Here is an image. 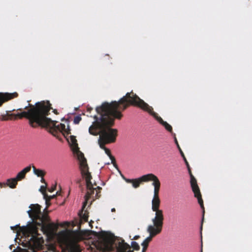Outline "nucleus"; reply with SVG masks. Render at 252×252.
<instances>
[{
    "mask_svg": "<svg viewBox=\"0 0 252 252\" xmlns=\"http://www.w3.org/2000/svg\"><path fill=\"white\" fill-rule=\"evenodd\" d=\"M131 240H137L140 238L139 235H135L133 238H131V236H129Z\"/></svg>",
    "mask_w": 252,
    "mask_h": 252,
    "instance_id": "29",
    "label": "nucleus"
},
{
    "mask_svg": "<svg viewBox=\"0 0 252 252\" xmlns=\"http://www.w3.org/2000/svg\"><path fill=\"white\" fill-rule=\"evenodd\" d=\"M109 158L110 159H111V163L115 166L116 167L117 166V164H116V160H115V158H114V157H113L112 155H111V156L109 157Z\"/></svg>",
    "mask_w": 252,
    "mask_h": 252,
    "instance_id": "26",
    "label": "nucleus"
},
{
    "mask_svg": "<svg viewBox=\"0 0 252 252\" xmlns=\"http://www.w3.org/2000/svg\"><path fill=\"white\" fill-rule=\"evenodd\" d=\"M81 120H82V118L80 116H79V115L76 116L74 118L73 123L75 124H78L80 123V122L81 121Z\"/></svg>",
    "mask_w": 252,
    "mask_h": 252,
    "instance_id": "23",
    "label": "nucleus"
},
{
    "mask_svg": "<svg viewBox=\"0 0 252 252\" xmlns=\"http://www.w3.org/2000/svg\"><path fill=\"white\" fill-rule=\"evenodd\" d=\"M31 210L28 211L29 217L32 220V223L24 228L23 233L30 237L29 245L32 249L39 246L43 242L42 237L38 233V227L44 233H52L57 226L54 223H48L50 218L47 213L43 214L41 211V206L38 204H31Z\"/></svg>",
    "mask_w": 252,
    "mask_h": 252,
    "instance_id": "2",
    "label": "nucleus"
},
{
    "mask_svg": "<svg viewBox=\"0 0 252 252\" xmlns=\"http://www.w3.org/2000/svg\"><path fill=\"white\" fill-rule=\"evenodd\" d=\"M25 236H26V237L28 239V242H27V244L28 245V246L29 249L30 251H29V250L23 249V250H22L23 252H36L35 251V250L36 249L38 248V247H40V246L41 245V244H40L39 246H37V247H35V248H33V249H32V247H31L30 246L29 243V241H30V237H28H28H27V236H26V235H25Z\"/></svg>",
    "mask_w": 252,
    "mask_h": 252,
    "instance_id": "20",
    "label": "nucleus"
},
{
    "mask_svg": "<svg viewBox=\"0 0 252 252\" xmlns=\"http://www.w3.org/2000/svg\"><path fill=\"white\" fill-rule=\"evenodd\" d=\"M147 232L149 233V236L147 237L141 244V245L143 247L142 252H146L149 246V244L150 242L152 240L153 238L158 235L151 231Z\"/></svg>",
    "mask_w": 252,
    "mask_h": 252,
    "instance_id": "13",
    "label": "nucleus"
},
{
    "mask_svg": "<svg viewBox=\"0 0 252 252\" xmlns=\"http://www.w3.org/2000/svg\"><path fill=\"white\" fill-rule=\"evenodd\" d=\"M18 181L14 178L8 179L6 180L5 184L11 189H15L17 185Z\"/></svg>",
    "mask_w": 252,
    "mask_h": 252,
    "instance_id": "17",
    "label": "nucleus"
},
{
    "mask_svg": "<svg viewBox=\"0 0 252 252\" xmlns=\"http://www.w3.org/2000/svg\"><path fill=\"white\" fill-rule=\"evenodd\" d=\"M158 122L163 125L165 128L169 132H172V126L168 124L166 122L164 121L161 117H158L157 118Z\"/></svg>",
    "mask_w": 252,
    "mask_h": 252,
    "instance_id": "18",
    "label": "nucleus"
},
{
    "mask_svg": "<svg viewBox=\"0 0 252 252\" xmlns=\"http://www.w3.org/2000/svg\"><path fill=\"white\" fill-rule=\"evenodd\" d=\"M123 178L127 183H131L132 185V186L134 188H137L140 186V184L142 182H144L143 180V177H144V175L142 176L141 177L137 179H127L125 178L124 176L122 175Z\"/></svg>",
    "mask_w": 252,
    "mask_h": 252,
    "instance_id": "14",
    "label": "nucleus"
},
{
    "mask_svg": "<svg viewBox=\"0 0 252 252\" xmlns=\"http://www.w3.org/2000/svg\"><path fill=\"white\" fill-rule=\"evenodd\" d=\"M175 141H176V143H177V144L178 147H179V150H180V153H181V154L182 156L183 157V158H184V157H185V155H184V154L183 152L181 151V150L180 148L179 147V145H178V143L177 141V140H176V139L175 140Z\"/></svg>",
    "mask_w": 252,
    "mask_h": 252,
    "instance_id": "28",
    "label": "nucleus"
},
{
    "mask_svg": "<svg viewBox=\"0 0 252 252\" xmlns=\"http://www.w3.org/2000/svg\"><path fill=\"white\" fill-rule=\"evenodd\" d=\"M81 173L83 178L86 180L87 192L85 196V201L83 203L82 209H84L88 203V201L91 198V196L94 194L95 188L93 187V185L91 182L92 179L91 173L89 171V167L85 162H82L81 167H80Z\"/></svg>",
    "mask_w": 252,
    "mask_h": 252,
    "instance_id": "7",
    "label": "nucleus"
},
{
    "mask_svg": "<svg viewBox=\"0 0 252 252\" xmlns=\"http://www.w3.org/2000/svg\"><path fill=\"white\" fill-rule=\"evenodd\" d=\"M52 109L51 104L49 101H47L43 115L44 117L43 120H42L40 126L49 129L50 133L61 141L62 139L61 137V133L63 135L64 137H66V135L70 134L71 129L69 126L66 128L65 125L63 124H60L57 126V121H53L47 117L50 114V110Z\"/></svg>",
    "mask_w": 252,
    "mask_h": 252,
    "instance_id": "5",
    "label": "nucleus"
},
{
    "mask_svg": "<svg viewBox=\"0 0 252 252\" xmlns=\"http://www.w3.org/2000/svg\"><path fill=\"white\" fill-rule=\"evenodd\" d=\"M159 193H154V197L152 201V209L153 211L160 210V201L158 196Z\"/></svg>",
    "mask_w": 252,
    "mask_h": 252,
    "instance_id": "15",
    "label": "nucleus"
},
{
    "mask_svg": "<svg viewBox=\"0 0 252 252\" xmlns=\"http://www.w3.org/2000/svg\"><path fill=\"white\" fill-rule=\"evenodd\" d=\"M41 182L42 183H44L45 184L46 186H47V183H46L45 182V180H44V179L43 178V177H41Z\"/></svg>",
    "mask_w": 252,
    "mask_h": 252,
    "instance_id": "30",
    "label": "nucleus"
},
{
    "mask_svg": "<svg viewBox=\"0 0 252 252\" xmlns=\"http://www.w3.org/2000/svg\"><path fill=\"white\" fill-rule=\"evenodd\" d=\"M92 110H93V108H88V109H87V110L89 112H91V111Z\"/></svg>",
    "mask_w": 252,
    "mask_h": 252,
    "instance_id": "37",
    "label": "nucleus"
},
{
    "mask_svg": "<svg viewBox=\"0 0 252 252\" xmlns=\"http://www.w3.org/2000/svg\"><path fill=\"white\" fill-rule=\"evenodd\" d=\"M105 153L107 154V155L109 157L110 156H111L112 155L111 154V152H110V150L109 149H108V148H106L105 150Z\"/></svg>",
    "mask_w": 252,
    "mask_h": 252,
    "instance_id": "27",
    "label": "nucleus"
},
{
    "mask_svg": "<svg viewBox=\"0 0 252 252\" xmlns=\"http://www.w3.org/2000/svg\"><path fill=\"white\" fill-rule=\"evenodd\" d=\"M67 135H66V137L65 138L71 144L73 152L77 154L78 159L79 161L80 167H81L82 162L84 161L85 162V164H87V160L84 157V154L79 151L76 137L73 135H70L69 139L68 138H67Z\"/></svg>",
    "mask_w": 252,
    "mask_h": 252,
    "instance_id": "10",
    "label": "nucleus"
},
{
    "mask_svg": "<svg viewBox=\"0 0 252 252\" xmlns=\"http://www.w3.org/2000/svg\"><path fill=\"white\" fill-rule=\"evenodd\" d=\"M131 247L136 251L140 250V246L135 241H132L131 243Z\"/></svg>",
    "mask_w": 252,
    "mask_h": 252,
    "instance_id": "22",
    "label": "nucleus"
},
{
    "mask_svg": "<svg viewBox=\"0 0 252 252\" xmlns=\"http://www.w3.org/2000/svg\"><path fill=\"white\" fill-rule=\"evenodd\" d=\"M23 109L22 108H19V109H18L17 110L18 111H22Z\"/></svg>",
    "mask_w": 252,
    "mask_h": 252,
    "instance_id": "39",
    "label": "nucleus"
},
{
    "mask_svg": "<svg viewBox=\"0 0 252 252\" xmlns=\"http://www.w3.org/2000/svg\"><path fill=\"white\" fill-rule=\"evenodd\" d=\"M88 217L89 216L88 214L84 213V214L81 217V220H84L85 222H87L88 221Z\"/></svg>",
    "mask_w": 252,
    "mask_h": 252,
    "instance_id": "25",
    "label": "nucleus"
},
{
    "mask_svg": "<svg viewBox=\"0 0 252 252\" xmlns=\"http://www.w3.org/2000/svg\"><path fill=\"white\" fill-rule=\"evenodd\" d=\"M188 171L190 177V185L192 190L194 194V196L198 199V202L200 205L202 209H204L203 205V201L202 198L201 194L199 188L197 183V181L195 177L193 176L190 167H188Z\"/></svg>",
    "mask_w": 252,
    "mask_h": 252,
    "instance_id": "9",
    "label": "nucleus"
},
{
    "mask_svg": "<svg viewBox=\"0 0 252 252\" xmlns=\"http://www.w3.org/2000/svg\"><path fill=\"white\" fill-rule=\"evenodd\" d=\"M115 211H116V209L114 208L111 209L112 212H115Z\"/></svg>",
    "mask_w": 252,
    "mask_h": 252,
    "instance_id": "38",
    "label": "nucleus"
},
{
    "mask_svg": "<svg viewBox=\"0 0 252 252\" xmlns=\"http://www.w3.org/2000/svg\"><path fill=\"white\" fill-rule=\"evenodd\" d=\"M50 201L49 202H46V207L47 208H48L49 207V206L50 205Z\"/></svg>",
    "mask_w": 252,
    "mask_h": 252,
    "instance_id": "34",
    "label": "nucleus"
},
{
    "mask_svg": "<svg viewBox=\"0 0 252 252\" xmlns=\"http://www.w3.org/2000/svg\"><path fill=\"white\" fill-rule=\"evenodd\" d=\"M143 178L144 182L153 181L152 185L154 187V193H159L160 183L157 176L154 174L149 173L144 175Z\"/></svg>",
    "mask_w": 252,
    "mask_h": 252,
    "instance_id": "11",
    "label": "nucleus"
},
{
    "mask_svg": "<svg viewBox=\"0 0 252 252\" xmlns=\"http://www.w3.org/2000/svg\"><path fill=\"white\" fill-rule=\"evenodd\" d=\"M55 189H56V186H54V187L52 188V189H49V191L50 192H52Z\"/></svg>",
    "mask_w": 252,
    "mask_h": 252,
    "instance_id": "32",
    "label": "nucleus"
},
{
    "mask_svg": "<svg viewBox=\"0 0 252 252\" xmlns=\"http://www.w3.org/2000/svg\"><path fill=\"white\" fill-rule=\"evenodd\" d=\"M18 96L17 92L12 93H0V107L5 102Z\"/></svg>",
    "mask_w": 252,
    "mask_h": 252,
    "instance_id": "12",
    "label": "nucleus"
},
{
    "mask_svg": "<svg viewBox=\"0 0 252 252\" xmlns=\"http://www.w3.org/2000/svg\"><path fill=\"white\" fill-rule=\"evenodd\" d=\"M130 105L138 107L154 117H157V114L153 111L152 107L132 91L127 93L118 101L103 102L101 106L96 108V111L100 115V118L94 116L95 121L89 128L90 134L94 136L99 135L98 144L101 149L104 150L106 148V144L116 141L118 130L111 127L114 125L115 120H121L123 116L122 112Z\"/></svg>",
    "mask_w": 252,
    "mask_h": 252,
    "instance_id": "1",
    "label": "nucleus"
},
{
    "mask_svg": "<svg viewBox=\"0 0 252 252\" xmlns=\"http://www.w3.org/2000/svg\"><path fill=\"white\" fill-rule=\"evenodd\" d=\"M94 245L98 250L113 251L116 249L117 252H133L129 245L124 239L105 233L100 234L97 240L94 241Z\"/></svg>",
    "mask_w": 252,
    "mask_h": 252,
    "instance_id": "4",
    "label": "nucleus"
},
{
    "mask_svg": "<svg viewBox=\"0 0 252 252\" xmlns=\"http://www.w3.org/2000/svg\"><path fill=\"white\" fill-rule=\"evenodd\" d=\"M184 160H185V161L186 162V165H187V167H189V164L188 162L187 161V159L185 157H184Z\"/></svg>",
    "mask_w": 252,
    "mask_h": 252,
    "instance_id": "31",
    "label": "nucleus"
},
{
    "mask_svg": "<svg viewBox=\"0 0 252 252\" xmlns=\"http://www.w3.org/2000/svg\"><path fill=\"white\" fill-rule=\"evenodd\" d=\"M78 237L75 233L70 231H62L58 235V241L63 251L68 252H81L77 242Z\"/></svg>",
    "mask_w": 252,
    "mask_h": 252,
    "instance_id": "6",
    "label": "nucleus"
},
{
    "mask_svg": "<svg viewBox=\"0 0 252 252\" xmlns=\"http://www.w3.org/2000/svg\"><path fill=\"white\" fill-rule=\"evenodd\" d=\"M33 172L34 174H35L37 176L40 177H43L45 175V172L44 170H42L40 169H37L35 168L34 166H32Z\"/></svg>",
    "mask_w": 252,
    "mask_h": 252,
    "instance_id": "19",
    "label": "nucleus"
},
{
    "mask_svg": "<svg viewBox=\"0 0 252 252\" xmlns=\"http://www.w3.org/2000/svg\"><path fill=\"white\" fill-rule=\"evenodd\" d=\"M47 209L48 208L46 207L44 210V212L43 213H42L43 214H44V213H47L48 214V211H47Z\"/></svg>",
    "mask_w": 252,
    "mask_h": 252,
    "instance_id": "33",
    "label": "nucleus"
},
{
    "mask_svg": "<svg viewBox=\"0 0 252 252\" xmlns=\"http://www.w3.org/2000/svg\"><path fill=\"white\" fill-rule=\"evenodd\" d=\"M46 186H41L40 188V191L42 193L43 195L44 198H46V197L48 196V194H47L46 192Z\"/></svg>",
    "mask_w": 252,
    "mask_h": 252,
    "instance_id": "21",
    "label": "nucleus"
},
{
    "mask_svg": "<svg viewBox=\"0 0 252 252\" xmlns=\"http://www.w3.org/2000/svg\"><path fill=\"white\" fill-rule=\"evenodd\" d=\"M56 195L57 194L52 196H49L48 195V196L46 197V198H44V199L45 200L46 202H49L52 199L55 198Z\"/></svg>",
    "mask_w": 252,
    "mask_h": 252,
    "instance_id": "24",
    "label": "nucleus"
},
{
    "mask_svg": "<svg viewBox=\"0 0 252 252\" xmlns=\"http://www.w3.org/2000/svg\"><path fill=\"white\" fill-rule=\"evenodd\" d=\"M31 169V166H28L19 172L15 178L17 181H21L25 178L27 173L30 172Z\"/></svg>",
    "mask_w": 252,
    "mask_h": 252,
    "instance_id": "16",
    "label": "nucleus"
},
{
    "mask_svg": "<svg viewBox=\"0 0 252 252\" xmlns=\"http://www.w3.org/2000/svg\"><path fill=\"white\" fill-rule=\"evenodd\" d=\"M153 211L155 212V216L152 220L153 225H149L147 227V231L159 234L161 233L163 225V212L162 210Z\"/></svg>",
    "mask_w": 252,
    "mask_h": 252,
    "instance_id": "8",
    "label": "nucleus"
},
{
    "mask_svg": "<svg viewBox=\"0 0 252 252\" xmlns=\"http://www.w3.org/2000/svg\"><path fill=\"white\" fill-rule=\"evenodd\" d=\"M80 182V180H78L77 182L78 183H79Z\"/></svg>",
    "mask_w": 252,
    "mask_h": 252,
    "instance_id": "41",
    "label": "nucleus"
},
{
    "mask_svg": "<svg viewBox=\"0 0 252 252\" xmlns=\"http://www.w3.org/2000/svg\"><path fill=\"white\" fill-rule=\"evenodd\" d=\"M97 188L99 190H100V189H101V188L100 187H97Z\"/></svg>",
    "mask_w": 252,
    "mask_h": 252,
    "instance_id": "40",
    "label": "nucleus"
},
{
    "mask_svg": "<svg viewBox=\"0 0 252 252\" xmlns=\"http://www.w3.org/2000/svg\"><path fill=\"white\" fill-rule=\"evenodd\" d=\"M53 112H54L55 114H56V115L58 114V113L57 110L56 109H54V110H53Z\"/></svg>",
    "mask_w": 252,
    "mask_h": 252,
    "instance_id": "35",
    "label": "nucleus"
},
{
    "mask_svg": "<svg viewBox=\"0 0 252 252\" xmlns=\"http://www.w3.org/2000/svg\"><path fill=\"white\" fill-rule=\"evenodd\" d=\"M47 101L38 102L34 105L29 103L24 109L27 110L17 114H10V111H6L5 113L0 115V120L6 121L8 120L22 119L25 118L29 120V125L33 128L40 126L42 120H43V113Z\"/></svg>",
    "mask_w": 252,
    "mask_h": 252,
    "instance_id": "3",
    "label": "nucleus"
},
{
    "mask_svg": "<svg viewBox=\"0 0 252 252\" xmlns=\"http://www.w3.org/2000/svg\"><path fill=\"white\" fill-rule=\"evenodd\" d=\"M3 185H6L4 183H0V187L2 188Z\"/></svg>",
    "mask_w": 252,
    "mask_h": 252,
    "instance_id": "36",
    "label": "nucleus"
}]
</instances>
